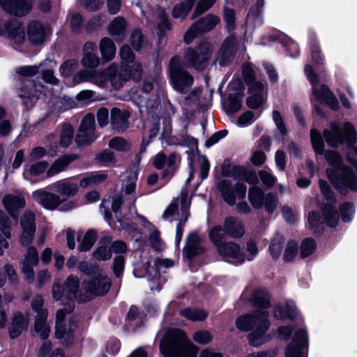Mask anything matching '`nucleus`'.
<instances>
[{"label":"nucleus","instance_id":"9d476101","mask_svg":"<svg viewBox=\"0 0 357 357\" xmlns=\"http://www.w3.org/2000/svg\"><path fill=\"white\" fill-rule=\"evenodd\" d=\"M243 77L249 86V96L247 105L252 109L259 108L264 101V86L262 83L255 80L253 70L248 66L243 68Z\"/></svg>","mask_w":357,"mask_h":357},{"label":"nucleus","instance_id":"1a4fd4ad","mask_svg":"<svg viewBox=\"0 0 357 357\" xmlns=\"http://www.w3.org/2000/svg\"><path fill=\"white\" fill-rule=\"evenodd\" d=\"M211 45L206 41L199 43L197 50L188 48L185 52L182 64L188 68H195L202 70L204 64L208 60L211 55Z\"/></svg>","mask_w":357,"mask_h":357},{"label":"nucleus","instance_id":"aec40b11","mask_svg":"<svg viewBox=\"0 0 357 357\" xmlns=\"http://www.w3.org/2000/svg\"><path fill=\"white\" fill-rule=\"evenodd\" d=\"M268 317V312H263L259 319V325L249 334L248 340L252 346L259 347L268 341L267 337L265 335L266 331L270 326Z\"/></svg>","mask_w":357,"mask_h":357},{"label":"nucleus","instance_id":"49530a36","mask_svg":"<svg viewBox=\"0 0 357 357\" xmlns=\"http://www.w3.org/2000/svg\"><path fill=\"white\" fill-rule=\"evenodd\" d=\"M73 328L72 326H70L68 328L61 322L56 323V331L55 335L59 339H63L67 343H70L73 340Z\"/></svg>","mask_w":357,"mask_h":357},{"label":"nucleus","instance_id":"79ce46f5","mask_svg":"<svg viewBox=\"0 0 357 357\" xmlns=\"http://www.w3.org/2000/svg\"><path fill=\"white\" fill-rule=\"evenodd\" d=\"M179 161V157L175 153H172L168 158H166V169L162 174V178L169 180L174 174L176 170V165Z\"/></svg>","mask_w":357,"mask_h":357},{"label":"nucleus","instance_id":"052dcab7","mask_svg":"<svg viewBox=\"0 0 357 357\" xmlns=\"http://www.w3.org/2000/svg\"><path fill=\"white\" fill-rule=\"evenodd\" d=\"M126 179H123L122 190L127 195L132 194L136 188L137 175L134 173H129L126 176Z\"/></svg>","mask_w":357,"mask_h":357},{"label":"nucleus","instance_id":"ea45409f","mask_svg":"<svg viewBox=\"0 0 357 357\" xmlns=\"http://www.w3.org/2000/svg\"><path fill=\"white\" fill-rule=\"evenodd\" d=\"M128 114L120 109L113 108V130H125L128 127Z\"/></svg>","mask_w":357,"mask_h":357},{"label":"nucleus","instance_id":"bf43d9fd","mask_svg":"<svg viewBox=\"0 0 357 357\" xmlns=\"http://www.w3.org/2000/svg\"><path fill=\"white\" fill-rule=\"evenodd\" d=\"M174 266V262L172 260L169 259H157L155 260L154 266L149 267L147 269V273L149 275H151L155 272V276H157L159 274V271L162 268H170Z\"/></svg>","mask_w":357,"mask_h":357},{"label":"nucleus","instance_id":"37998d69","mask_svg":"<svg viewBox=\"0 0 357 357\" xmlns=\"http://www.w3.org/2000/svg\"><path fill=\"white\" fill-rule=\"evenodd\" d=\"M284 242V239L283 236L279 234H276L272 238L268 251L273 259H278L280 257Z\"/></svg>","mask_w":357,"mask_h":357},{"label":"nucleus","instance_id":"f3484780","mask_svg":"<svg viewBox=\"0 0 357 357\" xmlns=\"http://www.w3.org/2000/svg\"><path fill=\"white\" fill-rule=\"evenodd\" d=\"M0 35L7 36L16 44H22L25 39L22 24L15 20L3 22L0 20Z\"/></svg>","mask_w":357,"mask_h":357},{"label":"nucleus","instance_id":"0e129e2a","mask_svg":"<svg viewBox=\"0 0 357 357\" xmlns=\"http://www.w3.org/2000/svg\"><path fill=\"white\" fill-rule=\"evenodd\" d=\"M38 261V253L36 248L34 247H29L27 249L25 259H24L22 264L36 266Z\"/></svg>","mask_w":357,"mask_h":357},{"label":"nucleus","instance_id":"a18cd8bd","mask_svg":"<svg viewBox=\"0 0 357 357\" xmlns=\"http://www.w3.org/2000/svg\"><path fill=\"white\" fill-rule=\"evenodd\" d=\"M262 190L259 187H253L250 189L248 192V197L253 207L260 208L264 205V200L265 198Z\"/></svg>","mask_w":357,"mask_h":357},{"label":"nucleus","instance_id":"7c9ffc66","mask_svg":"<svg viewBox=\"0 0 357 357\" xmlns=\"http://www.w3.org/2000/svg\"><path fill=\"white\" fill-rule=\"evenodd\" d=\"M37 312L34 327L36 333L40 334L42 339L45 340L49 336L50 326L47 322V310H40Z\"/></svg>","mask_w":357,"mask_h":357},{"label":"nucleus","instance_id":"39448f33","mask_svg":"<svg viewBox=\"0 0 357 357\" xmlns=\"http://www.w3.org/2000/svg\"><path fill=\"white\" fill-rule=\"evenodd\" d=\"M191 204V199L188 197V192L185 190H181L179 196L174 199L165 211L162 218L167 220L173 216L178 211V206H181L182 219L178 222L176 227L175 242L178 245L183 236V227L188 220L189 215V208Z\"/></svg>","mask_w":357,"mask_h":357},{"label":"nucleus","instance_id":"393cba45","mask_svg":"<svg viewBox=\"0 0 357 357\" xmlns=\"http://www.w3.org/2000/svg\"><path fill=\"white\" fill-rule=\"evenodd\" d=\"M29 324V318L27 316H24L19 312L15 313L8 328L10 337L14 339L20 336L23 331L27 329Z\"/></svg>","mask_w":357,"mask_h":357},{"label":"nucleus","instance_id":"4d7b16f0","mask_svg":"<svg viewBox=\"0 0 357 357\" xmlns=\"http://www.w3.org/2000/svg\"><path fill=\"white\" fill-rule=\"evenodd\" d=\"M225 112L229 114H232L239 111L242 107L241 99L238 97H234L229 95L227 101L225 103Z\"/></svg>","mask_w":357,"mask_h":357},{"label":"nucleus","instance_id":"b1692460","mask_svg":"<svg viewBox=\"0 0 357 357\" xmlns=\"http://www.w3.org/2000/svg\"><path fill=\"white\" fill-rule=\"evenodd\" d=\"M27 36L32 43L41 44L45 40L47 29L40 22L33 20L27 26Z\"/></svg>","mask_w":357,"mask_h":357},{"label":"nucleus","instance_id":"3c124183","mask_svg":"<svg viewBox=\"0 0 357 357\" xmlns=\"http://www.w3.org/2000/svg\"><path fill=\"white\" fill-rule=\"evenodd\" d=\"M99 48L102 63L109 61L112 59V40L107 37L103 38L100 41Z\"/></svg>","mask_w":357,"mask_h":357},{"label":"nucleus","instance_id":"473e14b6","mask_svg":"<svg viewBox=\"0 0 357 357\" xmlns=\"http://www.w3.org/2000/svg\"><path fill=\"white\" fill-rule=\"evenodd\" d=\"M200 242L201 238L197 233L192 232L188 235L185 248V253L188 257H192L204 251V248L200 245Z\"/></svg>","mask_w":357,"mask_h":357},{"label":"nucleus","instance_id":"c03bdc74","mask_svg":"<svg viewBox=\"0 0 357 357\" xmlns=\"http://www.w3.org/2000/svg\"><path fill=\"white\" fill-rule=\"evenodd\" d=\"M194 0H184L183 3L175 5L172 9V16L174 18L184 19L192 8Z\"/></svg>","mask_w":357,"mask_h":357},{"label":"nucleus","instance_id":"8fccbe9b","mask_svg":"<svg viewBox=\"0 0 357 357\" xmlns=\"http://www.w3.org/2000/svg\"><path fill=\"white\" fill-rule=\"evenodd\" d=\"M74 137V130L70 123H63L60 134V144L63 147H68L72 142Z\"/></svg>","mask_w":357,"mask_h":357},{"label":"nucleus","instance_id":"5701e85b","mask_svg":"<svg viewBox=\"0 0 357 357\" xmlns=\"http://www.w3.org/2000/svg\"><path fill=\"white\" fill-rule=\"evenodd\" d=\"M33 197L43 207L47 209L54 210L63 203L59 195L38 190L33 192Z\"/></svg>","mask_w":357,"mask_h":357},{"label":"nucleus","instance_id":"dca6fc26","mask_svg":"<svg viewBox=\"0 0 357 357\" xmlns=\"http://www.w3.org/2000/svg\"><path fill=\"white\" fill-rule=\"evenodd\" d=\"M34 0H0L1 9L12 16L24 17L33 9Z\"/></svg>","mask_w":357,"mask_h":357},{"label":"nucleus","instance_id":"423d86ee","mask_svg":"<svg viewBox=\"0 0 357 357\" xmlns=\"http://www.w3.org/2000/svg\"><path fill=\"white\" fill-rule=\"evenodd\" d=\"M169 77L173 88L181 93H185L193 84V77L181 66L180 58L173 57L169 66Z\"/></svg>","mask_w":357,"mask_h":357},{"label":"nucleus","instance_id":"c9c22d12","mask_svg":"<svg viewBox=\"0 0 357 357\" xmlns=\"http://www.w3.org/2000/svg\"><path fill=\"white\" fill-rule=\"evenodd\" d=\"M40 69V63L39 65L33 66H24L18 67L16 69V83L26 82V80H30L29 77L38 73Z\"/></svg>","mask_w":357,"mask_h":357},{"label":"nucleus","instance_id":"de8ad7c7","mask_svg":"<svg viewBox=\"0 0 357 357\" xmlns=\"http://www.w3.org/2000/svg\"><path fill=\"white\" fill-rule=\"evenodd\" d=\"M225 235L227 234L225 233V229H222L221 226H214L210 229L208 237L211 242L216 248V250L218 248L219 245L225 243L222 241Z\"/></svg>","mask_w":357,"mask_h":357},{"label":"nucleus","instance_id":"c85d7f7f","mask_svg":"<svg viewBox=\"0 0 357 357\" xmlns=\"http://www.w3.org/2000/svg\"><path fill=\"white\" fill-rule=\"evenodd\" d=\"M3 204L9 214L15 219L17 218V211L25 206V199L20 196L8 195L3 199Z\"/></svg>","mask_w":357,"mask_h":357},{"label":"nucleus","instance_id":"a211bd4d","mask_svg":"<svg viewBox=\"0 0 357 357\" xmlns=\"http://www.w3.org/2000/svg\"><path fill=\"white\" fill-rule=\"evenodd\" d=\"M307 347L306 332L304 330H299L294 335L291 342L286 349V357H306Z\"/></svg>","mask_w":357,"mask_h":357},{"label":"nucleus","instance_id":"c756f323","mask_svg":"<svg viewBox=\"0 0 357 357\" xmlns=\"http://www.w3.org/2000/svg\"><path fill=\"white\" fill-rule=\"evenodd\" d=\"M77 268L82 273L87 275L94 276V278L91 280H97V287L99 286L100 283L105 280V278L108 279L109 281L110 282V279L108 277L103 275L102 273H100V271L99 270L97 266L89 261H81L80 263H79Z\"/></svg>","mask_w":357,"mask_h":357},{"label":"nucleus","instance_id":"9b49d317","mask_svg":"<svg viewBox=\"0 0 357 357\" xmlns=\"http://www.w3.org/2000/svg\"><path fill=\"white\" fill-rule=\"evenodd\" d=\"M112 65H109L106 70H90L88 68L82 69L77 72L73 76V82L75 84H78L84 82H93L100 86H104V84L107 80L112 79L111 68Z\"/></svg>","mask_w":357,"mask_h":357},{"label":"nucleus","instance_id":"f704fd0d","mask_svg":"<svg viewBox=\"0 0 357 357\" xmlns=\"http://www.w3.org/2000/svg\"><path fill=\"white\" fill-rule=\"evenodd\" d=\"M101 245L93 252V257L99 261H105L110 259L112 255V239L105 236L100 241Z\"/></svg>","mask_w":357,"mask_h":357},{"label":"nucleus","instance_id":"72a5a7b5","mask_svg":"<svg viewBox=\"0 0 357 357\" xmlns=\"http://www.w3.org/2000/svg\"><path fill=\"white\" fill-rule=\"evenodd\" d=\"M142 73V68L140 64L133 63L130 66L126 64V66L122 67L119 73V78L124 81L132 79L135 81H139L141 78Z\"/></svg>","mask_w":357,"mask_h":357},{"label":"nucleus","instance_id":"6ab92c4d","mask_svg":"<svg viewBox=\"0 0 357 357\" xmlns=\"http://www.w3.org/2000/svg\"><path fill=\"white\" fill-rule=\"evenodd\" d=\"M217 252L226 261L234 264H241L245 262L243 253L241 251L238 244L233 241L225 242L218 246Z\"/></svg>","mask_w":357,"mask_h":357},{"label":"nucleus","instance_id":"5fc2aeb1","mask_svg":"<svg viewBox=\"0 0 357 357\" xmlns=\"http://www.w3.org/2000/svg\"><path fill=\"white\" fill-rule=\"evenodd\" d=\"M79 61L77 59H72L64 61L59 68V73L62 77H69L78 68Z\"/></svg>","mask_w":357,"mask_h":357},{"label":"nucleus","instance_id":"f03ea898","mask_svg":"<svg viewBox=\"0 0 357 357\" xmlns=\"http://www.w3.org/2000/svg\"><path fill=\"white\" fill-rule=\"evenodd\" d=\"M165 357H196L198 348L180 330L169 331L160 343Z\"/></svg>","mask_w":357,"mask_h":357},{"label":"nucleus","instance_id":"4c0bfd02","mask_svg":"<svg viewBox=\"0 0 357 357\" xmlns=\"http://www.w3.org/2000/svg\"><path fill=\"white\" fill-rule=\"evenodd\" d=\"M108 177L105 173L94 172L87 174L79 181V186L86 188L91 185H98L105 181Z\"/></svg>","mask_w":357,"mask_h":357},{"label":"nucleus","instance_id":"774afa93","mask_svg":"<svg viewBox=\"0 0 357 357\" xmlns=\"http://www.w3.org/2000/svg\"><path fill=\"white\" fill-rule=\"evenodd\" d=\"M79 129L96 131V121L94 114L89 113L82 119Z\"/></svg>","mask_w":357,"mask_h":357},{"label":"nucleus","instance_id":"2eb2a0df","mask_svg":"<svg viewBox=\"0 0 357 357\" xmlns=\"http://www.w3.org/2000/svg\"><path fill=\"white\" fill-rule=\"evenodd\" d=\"M218 17L209 14L195 22L185 33L184 41L186 44L190 43L195 37L202 32H207L212 30L218 23Z\"/></svg>","mask_w":357,"mask_h":357},{"label":"nucleus","instance_id":"4468645a","mask_svg":"<svg viewBox=\"0 0 357 357\" xmlns=\"http://www.w3.org/2000/svg\"><path fill=\"white\" fill-rule=\"evenodd\" d=\"M223 199L229 205H234L236 198L243 199L245 197L247 188L242 183H237L233 185L228 180H222L218 183Z\"/></svg>","mask_w":357,"mask_h":357},{"label":"nucleus","instance_id":"69168bd1","mask_svg":"<svg viewBox=\"0 0 357 357\" xmlns=\"http://www.w3.org/2000/svg\"><path fill=\"white\" fill-rule=\"evenodd\" d=\"M192 338L198 344H206L212 341L213 335L209 331L202 330L194 333Z\"/></svg>","mask_w":357,"mask_h":357},{"label":"nucleus","instance_id":"58836bf2","mask_svg":"<svg viewBox=\"0 0 357 357\" xmlns=\"http://www.w3.org/2000/svg\"><path fill=\"white\" fill-rule=\"evenodd\" d=\"M96 241L97 232L94 229H89L82 239L79 236L77 237L78 250L80 252H87L93 246Z\"/></svg>","mask_w":357,"mask_h":357},{"label":"nucleus","instance_id":"13d9d810","mask_svg":"<svg viewBox=\"0 0 357 357\" xmlns=\"http://www.w3.org/2000/svg\"><path fill=\"white\" fill-rule=\"evenodd\" d=\"M68 165H69L68 164V162L65 159L64 156L58 158L54 162L50 168L47 170L46 174L47 176L51 177L64 171Z\"/></svg>","mask_w":357,"mask_h":357},{"label":"nucleus","instance_id":"2f4dec72","mask_svg":"<svg viewBox=\"0 0 357 357\" xmlns=\"http://www.w3.org/2000/svg\"><path fill=\"white\" fill-rule=\"evenodd\" d=\"M56 66V61L47 59L40 63V69L43 79L48 84L57 85L59 82L58 78L54 75V69Z\"/></svg>","mask_w":357,"mask_h":357},{"label":"nucleus","instance_id":"cd10ccee","mask_svg":"<svg viewBox=\"0 0 357 357\" xmlns=\"http://www.w3.org/2000/svg\"><path fill=\"white\" fill-rule=\"evenodd\" d=\"M225 233L231 238H241L245 234L243 223L238 218L229 216L224 222Z\"/></svg>","mask_w":357,"mask_h":357},{"label":"nucleus","instance_id":"a878e982","mask_svg":"<svg viewBox=\"0 0 357 357\" xmlns=\"http://www.w3.org/2000/svg\"><path fill=\"white\" fill-rule=\"evenodd\" d=\"M127 251L126 243L121 241L113 242V254L116 256L113 257V272L116 277H119L124 268L125 259L122 255Z\"/></svg>","mask_w":357,"mask_h":357},{"label":"nucleus","instance_id":"20e7f679","mask_svg":"<svg viewBox=\"0 0 357 357\" xmlns=\"http://www.w3.org/2000/svg\"><path fill=\"white\" fill-rule=\"evenodd\" d=\"M252 301L254 305L261 309L260 312H257L254 315H244L237 318L236 325L238 330L242 331H252L259 325V319L263 312H266L265 309L269 307V296L268 294L261 289L255 290L252 294Z\"/></svg>","mask_w":357,"mask_h":357},{"label":"nucleus","instance_id":"e433bc0d","mask_svg":"<svg viewBox=\"0 0 357 357\" xmlns=\"http://www.w3.org/2000/svg\"><path fill=\"white\" fill-rule=\"evenodd\" d=\"M296 316V308L292 301H287L284 306H278L274 310V317L278 319H292Z\"/></svg>","mask_w":357,"mask_h":357},{"label":"nucleus","instance_id":"09e8293b","mask_svg":"<svg viewBox=\"0 0 357 357\" xmlns=\"http://www.w3.org/2000/svg\"><path fill=\"white\" fill-rule=\"evenodd\" d=\"M127 27L126 20L121 17L113 20V40H121L125 36Z\"/></svg>","mask_w":357,"mask_h":357},{"label":"nucleus","instance_id":"7ed1b4c3","mask_svg":"<svg viewBox=\"0 0 357 357\" xmlns=\"http://www.w3.org/2000/svg\"><path fill=\"white\" fill-rule=\"evenodd\" d=\"M324 157L327 162L335 168H338L342 163L341 157L335 151H326ZM326 174L331 182L342 191L346 189L357 190V177L350 168L343 167L334 171L328 169Z\"/></svg>","mask_w":357,"mask_h":357},{"label":"nucleus","instance_id":"6e6552de","mask_svg":"<svg viewBox=\"0 0 357 357\" xmlns=\"http://www.w3.org/2000/svg\"><path fill=\"white\" fill-rule=\"evenodd\" d=\"M324 136L326 142L331 146H336L345 142L349 146L351 147L356 142V133L354 126L349 123H344L343 132L335 123H332L331 130H324Z\"/></svg>","mask_w":357,"mask_h":357},{"label":"nucleus","instance_id":"e2e57ef3","mask_svg":"<svg viewBox=\"0 0 357 357\" xmlns=\"http://www.w3.org/2000/svg\"><path fill=\"white\" fill-rule=\"evenodd\" d=\"M298 252V243L294 241H289L284 249L283 259L285 261H291L294 259Z\"/></svg>","mask_w":357,"mask_h":357},{"label":"nucleus","instance_id":"4be33fe9","mask_svg":"<svg viewBox=\"0 0 357 357\" xmlns=\"http://www.w3.org/2000/svg\"><path fill=\"white\" fill-rule=\"evenodd\" d=\"M238 43L234 36L227 37L220 50L215 62L220 66L228 65L233 59Z\"/></svg>","mask_w":357,"mask_h":357},{"label":"nucleus","instance_id":"338daca9","mask_svg":"<svg viewBox=\"0 0 357 357\" xmlns=\"http://www.w3.org/2000/svg\"><path fill=\"white\" fill-rule=\"evenodd\" d=\"M144 41L142 32L139 29H135L130 36V43L132 48L139 51L143 46Z\"/></svg>","mask_w":357,"mask_h":357},{"label":"nucleus","instance_id":"412c9836","mask_svg":"<svg viewBox=\"0 0 357 357\" xmlns=\"http://www.w3.org/2000/svg\"><path fill=\"white\" fill-rule=\"evenodd\" d=\"M20 225L22 232L20 237V243L24 246L29 245L34 237L36 232V218L31 211H26L20 220Z\"/></svg>","mask_w":357,"mask_h":357},{"label":"nucleus","instance_id":"6e6d98bb","mask_svg":"<svg viewBox=\"0 0 357 357\" xmlns=\"http://www.w3.org/2000/svg\"><path fill=\"white\" fill-rule=\"evenodd\" d=\"M310 138L315 153L318 155H322L324 153V144L320 132L312 128L310 132Z\"/></svg>","mask_w":357,"mask_h":357},{"label":"nucleus","instance_id":"a19ab883","mask_svg":"<svg viewBox=\"0 0 357 357\" xmlns=\"http://www.w3.org/2000/svg\"><path fill=\"white\" fill-rule=\"evenodd\" d=\"M97 135L94 130L79 129L75 142L78 146L89 145L96 139Z\"/></svg>","mask_w":357,"mask_h":357},{"label":"nucleus","instance_id":"f8f14e48","mask_svg":"<svg viewBox=\"0 0 357 357\" xmlns=\"http://www.w3.org/2000/svg\"><path fill=\"white\" fill-rule=\"evenodd\" d=\"M42 85H37L31 80L26 82L15 83V89L17 96L22 99L23 104L27 107H31L38 100Z\"/></svg>","mask_w":357,"mask_h":357},{"label":"nucleus","instance_id":"f257e3e1","mask_svg":"<svg viewBox=\"0 0 357 357\" xmlns=\"http://www.w3.org/2000/svg\"><path fill=\"white\" fill-rule=\"evenodd\" d=\"M97 287L96 280H84L79 287V281L77 276L70 275L65 282V294L69 300H77L79 302H86L94 296L105 295L109 290V281L105 278Z\"/></svg>","mask_w":357,"mask_h":357},{"label":"nucleus","instance_id":"864d4df0","mask_svg":"<svg viewBox=\"0 0 357 357\" xmlns=\"http://www.w3.org/2000/svg\"><path fill=\"white\" fill-rule=\"evenodd\" d=\"M100 63V59L93 52L83 53V57L81 59V64L83 67L88 69H95Z\"/></svg>","mask_w":357,"mask_h":357},{"label":"nucleus","instance_id":"603ef678","mask_svg":"<svg viewBox=\"0 0 357 357\" xmlns=\"http://www.w3.org/2000/svg\"><path fill=\"white\" fill-rule=\"evenodd\" d=\"M180 314L191 321H203L207 317V313L203 310L186 308L180 311Z\"/></svg>","mask_w":357,"mask_h":357},{"label":"nucleus","instance_id":"ddd939ff","mask_svg":"<svg viewBox=\"0 0 357 357\" xmlns=\"http://www.w3.org/2000/svg\"><path fill=\"white\" fill-rule=\"evenodd\" d=\"M324 218L314 212L308 215V222L314 232H320L324 228V222L333 227L337 225V216L335 208L331 205L326 206L323 211Z\"/></svg>","mask_w":357,"mask_h":357},{"label":"nucleus","instance_id":"680f3d73","mask_svg":"<svg viewBox=\"0 0 357 357\" xmlns=\"http://www.w3.org/2000/svg\"><path fill=\"white\" fill-rule=\"evenodd\" d=\"M316 249L315 241L310 238H305L301 244V257L305 258L312 255Z\"/></svg>","mask_w":357,"mask_h":357},{"label":"nucleus","instance_id":"0eeeda50","mask_svg":"<svg viewBox=\"0 0 357 357\" xmlns=\"http://www.w3.org/2000/svg\"><path fill=\"white\" fill-rule=\"evenodd\" d=\"M305 74L312 85V97L311 100H315L321 102H325L331 109H337L338 107L337 99L330 91L327 86L319 84L317 76L313 73L312 68L309 65H306L305 67Z\"/></svg>","mask_w":357,"mask_h":357},{"label":"nucleus","instance_id":"bb28decb","mask_svg":"<svg viewBox=\"0 0 357 357\" xmlns=\"http://www.w3.org/2000/svg\"><path fill=\"white\" fill-rule=\"evenodd\" d=\"M79 183L70 182L68 180H60L50 185V189L54 190L59 195L67 198L75 196L79 192Z\"/></svg>","mask_w":357,"mask_h":357}]
</instances>
